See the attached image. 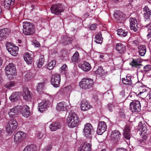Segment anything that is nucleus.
Masks as SVG:
<instances>
[{
  "label": "nucleus",
  "mask_w": 151,
  "mask_h": 151,
  "mask_svg": "<svg viewBox=\"0 0 151 151\" xmlns=\"http://www.w3.org/2000/svg\"><path fill=\"white\" fill-rule=\"evenodd\" d=\"M78 116L75 113L70 112L67 119V124L68 127L73 128L77 126L79 122Z\"/></svg>",
  "instance_id": "obj_1"
},
{
  "label": "nucleus",
  "mask_w": 151,
  "mask_h": 151,
  "mask_svg": "<svg viewBox=\"0 0 151 151\" xmlns=\"http://www.w3.org/2000/svg\"><path fill=\"white\" fill-rule=\"evenodd\" d=\"M18 122L16 119L11 118L9 121L6 126V130L9 133H12L17 129Z\"/></svg>",
  "instance_id": "obj_2"
},
{
  "label": "nucleus",
  "mask_w": 151,
  "mask_h": 151,
  "mask_svg": "<svg viewBox=\"0 0 151 151\" xmlns=\"http://www.w3.org/2000/svg\"><path fill=\"white\" fill-rule=\"evenodd\" d=\"M23 32L25 35H31L35 32L34 25L28 22H24L23 23Z\"/></svg>",
  "instance_id": "obj_3"
},
{
  "label": "nucleus",
  "mask_w": 151,
  "mask_h": 151,
  "mask_svg": "<svg viewBox=\"0 0 151 151\" xmlns=\"http://www.w3.org/2000/svg\"><path fill=\"white\" fill-rule=\"evenodd\" d=\"M5 71L7 76L10 79L16 73L15 66L13 63H10L6 66Z\"/></svg>",
  "instance_id": "obj_4"
},
{
  "label": "nucleus",
  "mask_w": 151,
  "mask_h": 151,
  "mask_svg": "<svg viewBox=\"0 0 151 151\" xmlns=\"http://www.w3.org/2000/svg\"><path fill=\"white\" fill-rule=\"evenodd\" d=\"M93 83V80L92 79L83 78L80 82L79 85L82 88L86 89L92 87Z\"/></svg>",
  "instance_id": "obj_5"
},
{
  "label": "nucleus",
  "mask_w": 151,
  "mask_h": 151,
  "mask_svg": "<svg viewBox=\"0 0 151 151\" xmlns=\"http://www.w3.org/2000/svg\"><path fill=\"white\" fill-rule=\"evenodd\" d=\"M51 12L55 15H59L63 12L64 7L62 4H55L52 5L50 9Z\"/></svg>",
  "instance_id": "obj_6"
},
{
  "label": "nucleus",
  "mask_w": 151,
  "mask_h": 151,
  "mask_svg": "<svg viewBox=\"0 0 151 151\" xmlns=\"http://www.w3.org/2000/svg\"><path fill=\"white\" fill-rule=\"evenodd\" d=\"M93 129L92 125L89 123L85 125L83 130V135L86 137L90 139L91 137V133Z\"/></svg>",
  "instance_id": "obj_7"
},
{
  "label": "nucleus",
  "mask_w": 151,
  "mask_h": 151,
  "mask_svg": "<svg viewBox=\"0 0 151 151\" xmlns=\"http://www.w3.org/2000/svg\"><path fill=\"white\" fill-rule=\"evenodd\" d=\"M130 109L133 112L139 111L141 109V105L139 101L135 100L132 101V102L130 103Z\"/></svg>",
  "instance_id": "obj_8"
},
{
  "label": "nucleus",
  "mask_w": 151,
  "mask_h": 151,
  "mask_svg": "<svg viewBox=\"0 0 151 151\" xmlns=\"http://www.w3.org/2000/svg\"><path fill=\"white\" fill-rule=\"evenodd\" d=\"M60 81V74H54L52 76L51 82V84L54 87H59Z\"/></svg>",
  "instance_id": "obj_9"
},
{
  "label": "nucleus",
  "mask_w": 151,
  "mask_h": 151,
  "mask_svg": "<svg viewBox=\"0 0 151 151\" xmlns=\"http://www.w3.org/2000/svg\"><path fill=\"white\" fill-rule=\"evenodd\" d=\"M26 133L22 131L18 132L14 135V140L16 143H18L26 138Z\"/></svg>",
  "instance_id": "obj_10"
},
{
  "label": "nucleus",
  "mask_w": 151,
  "mask_h": 151,
  "mask_svg": "<svg viewBox=\"0 0 151 151\" xmlns=\"http://www.w3.org/2000/svg\"><path fill=\"white\" fill-rule=\"evenodd\" d=\"M143 14L145 21H150L151 16V10L147 6H145L143 8Z\"/></svg>",
  "instance_id": "obj_11"
},
{
  "label": "nucleus",
  "mask_w": 151,
  "mask_h": 151,
  "mask_svg": "<svg viewBox=\"0 0 151 151\" xmlns=\"http://www.w3.org/2000/svg\"><path fill=\"white\" fill-rule=\"evenodd\" d=\"M107 129V125L105 122H99L98 123L97 132L98 134L101 135Z\"/></svg>",
  "instance_id": "obj_12"
},
{
  "label": "nucleus",
  "mask_w": 151,
  "mask_h": 151,
  "mask_svg": "<svg viewBox=\"0 0 151 151\" xmlns=\"http://www.w3.org/2000/svg\"><path fill=\"white\" fill-rule=\"evenodd\" d=\"M121 136L120 133L118 130H115L112 131L111 134V139L114 143L117 142L120 139Z\"/></svg>",
  "instance_id": "obj_13"
},
{
  "label": "nucleus",
  "mask_w": 151,
  "mask_h": 151,
  "mask_svg": "<svg viewBox=\"0 0 151 151\" xmlns=\"http://www.w3.org/2000/svg\"><path fill=\"white\" fill-rule=\"evenodd\" d=\"M29 109V108L28 106L24 105L22 106V108L19 110V111L23 116L27 118L29 116L30 114Z\"/></svg>",
  "instance_id": "obj_14"
},
{
  "label": "nucleus",
  "mask_w": 151,
  "mask_h": 151,
  "mask_svg": "<svg viewBox=\"0 0 151 151\" xmlns=\"http://www.w3.org/2000/svg\"><path fill=\"white\" fill-rule=\"evenodd\" d=\"M22 108L21 106H14L12 108L10 109V111L8 112V114L10 117H13L14 116L17 115Z\"/></svg>",
  "instance_id": "obj_15"
},
{
  "label": "nucleus",
  "mask_w": 151,
  "mask_h": 151,
  "mask_svg": "<svg viewBox=\"0 0 151 151\" xmlns=\"http://www.w3.org/2000/svg\"><path fill=\"white\" fill-rule=\"evenodd\" d=\"M73 39L66 35L63 36L61 37L60 43L64 46L67 45L72 43Z\"/></svg>",
  "instance_id": "obj_16"
},
{
  "label": "nucleus",
  "mask_w": 151,
  "mask_h": 151,
  "mask_svg": "<svg viewBox=\"0 0 151 151\" xmlns=\"http://www.w3.org/2000/svg\"><path fill=\"white\" fill-rule=\"evenodd\" d=\"M10 32V30L7 28L0 29V41L6 39Z\"/></svg>",
  "instance_id": "obj_17"
},
{
  "label": "nucleus",
  "mask_w": 151,
  "mask_h": 151,
  "mask_svg": "<svg viewBox=\"0 0 151 151\" xmlns=\"http://www.w3.org/2000/svg\"><path fill=\"white\" fill-rule=\"evenodd\" d=\"M23 96L24 99L26 101H29L31 100L32 99L31 96L27 88H24Z\"/></svg>",
  "instance_id": "obj_18"
},
{
  "label": "nucleus",
  "mask_w": 151,
  "mask_h": 151,
  "mask_svg": "<svg viewBox=\"0 0 151 151\" xmlns=\"http://www.w3.org/2000/svg\"><path fill=\"white\" fill-rule=\"evenodd\" d=\"M86 100H83L81 103V110L83 111L88 110L92 108Z\"/></svg>",
  "instance_id": "obj_19"
},
{
  "label": "nucleus",
  "mask_w": 151,
  "mask_h": 151,
  "mask_svg": "<svg viewBox=\"0 0 151 151\" xmlns=\"http://www.w3.org/2000/svg\"><path fill=\"white\" fill-rule=\"evenodd\" d=\"M78 67L85 71H88L91 69V66L90 64L87 62H85L83 63L79 64Z\"/></svg>",
  "instance_id": "obj_20"
},
{
  "label": "nucleus",
  "mask_w": 151,
  "mask_h": 151,
  "mask_svg": "<svg viewBox=\"0 0 151 151\" xmlns=\"http://www.w3.org/2000/svg\"><path fill=\"white\" fill-rule=\"evenodd\" d=\"M130 26L131 29L133 30L134 32H136L137 31L138 29V23L137 20L134 18H132L130 19Z\"/></svg>",
  "instance_id": "obj_21"
},
{
  "label": "nucleus",
  "mask_w": 151,
  "mask_h": 151,
  "mask_svg": "<svg viewBox=\"0 0 151 151\" xmlns=\"http://www.w3.org/2000/svg\"><path fill=\"white\" fill-rule=\"evenodd\" d=\"M91 147L89 143H84L79 147L78 151H90Z\"/></svg>",
  "instance_id": "obj_22"
},
{
  "label": "nucleus",
  "mask_w": 151,
  "mask_h": 151,
  "mask_svg": "<svg viewBox=\"0 0 151 151\" xmlns=\"http://www.w3.org/2000/svg\"><path fill=\"white\" fill-rule=\"evenodd\" d=\"M123 134L124 137L127 139H129L131 137L130 127L126 126L124 127V130Z\"/></svg>",
  "instance_id": "obj_23"
},
{
  "label": "nucleus",
  "mask_w": 151,
  "mask_h": 151,
  "mask_svg": "<svg viewBox=\"0 0 151 151\" xmlns=\"http://www.w3.org/2000/svg\"><path fill=\"white\" fill-rule=\"evenodd\" d=\"M48 101H43L38 104L39 109L40 112H42L46 109L48 104Z\"/></svg>",
  "instance_id": "obj_24"
},
{
  "label": "nucleus",
  "mask_w": 151,
  "mask_h": 151,
  "mask_svg": "<svg viewBox=\"0 0 151 151\" xmlns=\"http://www.w3.org/2000/svg\"><path fill=\"white\" fill-rule=\"evenodd\" d=\"M66 107L65 103L64 102H61L57 104L56 109L58 111H63Z\"/></svg>",
  "instance_id": "obj_25"
},
{
  "label": "nucleus",
  "mask_w": 151,
  "mask_h": 151,
  "mask_svg": "<svg viewBox=\"0 0 151 151\" xmlns=\"http://www.w3.org/2000/svg\"><path fill=\"white\" fill-rule=\"evenodd\" d=\"M61 125L59 122H54L51 124L50 127V128L52 131H55L56 130L60 129Z\"/></svg>",
  "instance_id": "obj_26"
},
{
  "label": "nucleus",
  "mask_w": 151,
  "mask_h": 151,
  "mask_svg": "<svg viewBox=\"0 0 151 151\" xmlns=\"http://www.w3.org/2000/svg\"><path fill=\"white\" fill-rule=\"evenodd\" d=\"M24 60L28 64H31L32 62V58L28 52H26L24 55Z\"/></svg>",
  "instance_id": "obj_27"
},
{
  "label": "nucleus",
  "mask_w": 151,
  "mask_h": 151,
  "mask_svg": "<svg viewBox=\"0 0 151 151\" xmlns=\"http://www.w3.org/2000/svg\"><path fill=\"white\" fill-rule=\"evenodd\" d=\"M20 94L19 92H14L9 97V99L12 102H14L20 99Z\"/></svg>",
  "instance_id": "obj_28"
},
{
  "label": "nucleus",
  "mask_w": 151,
  "mask_h": 151,
  "mask_svg": "<svg viewBox=\"0 0 151 151\" xmlns=\"http://www.w3.org/2000/svg\"><path fill=\"white\" fill-rule=\"evenodd\" d=\"M131 79V77L126 76L125 78H122V82L125 85L131 86L132 85V81Z\"/></svg>",
  "instance_id": "obj_29"
},
{
  "label": "nucleus",
  "mask_w": 151,
  "mask_h": 151,
  "mask_svg": "<svg viewBox=\"0 0 151 151\" xmlns=\"http://www.w3.org/2000/svg\"><path fill=\"white\" fill-rule=\"evenodd\" d=\"M19 48H6L7 50L12 55L15 56L18 54Z\"/></svg>",
  "instance_id": "obj_30"
},
{
  "label": "nucleus",
  "mask_w": 151,
  "mask_h": 151,
  "mask_svg": "<svg viewBox=\"0 0 151 151\" xmlns=\"http://www.w3.org/2000/svg\"><path fill=\"white\" fill-rule=\"evenodd\" d=\"M114 17L117 21H121L123 18V14L121 12L117 11L114 14Z\"/></svg>",
  "instance_id": "obj_31"
},
{
  "label": "nucleus",
  "mask_w": 151,
  "mask_h": 151,
  "mask_svg": "<svg viewBox=\"0 0 151 151\" xmlns=\"http://www.w3.org/2000/svg\"><path fill=\"white\" fill-rule=\"evenodd\" d=\"M95 41L98 44H101L102 42L103 38L101 33H99L95 36Z\"/></svg>",
  "instance_id": "obj_32"
},
{
  "label": "nucleus",
  "mask_w": 151,
  "mask_h": 151,
  "mask_svg": "<svg viewBox=\"0 0 151 151\" xmlns=\"http://www.w3.org/2000/svg\"><path fill=\"white\" fill-rule=\"evenodd\" d=\"M128 33V32H125L124 30L121 29H119L117 30V34L122 37L126 36Z\"/></svg>",
  "instance_id": "obj_33"
},
{
  "label": "nucleus",
  "mask_w": 151,
  "mask_h": 151,
  "mask_svg": "<svg viewBox=\"0 0 151 151\" xmlns=\"http://www.w3.org/2000/svg\"><path fill=\"white\" fill-rule=\"evenodd\" d=\"M145 27L147 29V32L148 33L147 36L148 38H150L151 37V21L148 24L146 25Z\"/></svg>",
  "instance_id": "obj_34"
},
{
  "label": "nucleus",
  "mask_w": 151,
  "mask_h": 151,
  "mask_svg": "<svg viewBox=\"0 0 151 151\" xmlns=\"http://www.w3.org/2000/svg\"><path fill=\"white\" fill-rule=\"evenodd\" d=\"M15 0H4V5L5 6L9 7L10 6L13 5Z\"/></svg>",
  "instance_id": "obj_35"
},
{
  "label": "nucleus",
  "mask_w": 151,
  "mask_h": 151,
  "mask_svg": "<svg viewBox=\"0 0 151 151\" xmlns=\"http://www.w3.org/2000/svg\"><path fill=\"white\" fill-rule=\"evenodd\" d=\"M36 149V146L34 145H30L27 146L23 151H34Z\"/></svg>",
  "instance_id": "obj_36"
},
{
  "label": "nucleus",
  "mask_w": 151,
  "mask_h": 151,
  "mask_svg": "<svg viewBox=\"0 0 151 151\" xmlns=\"http://www.w3.org/2000/svg\"><path fill=\"white\" fill-rule=\"evenodd\" d=\"M79 53L78 52H76L72 56V61L73 62H77L79 59Z\"/></svg>",
  "instance_id": "obj_37"
},
{
  "label": "nucleus",
  "mask_w": 151,
  "mask_h": 151,
  "mask_svg": "<svg viewBox=\"0 0 151 151\" xmlns=\"http://www.w3.org/2000/svg\"><path fill=\"white\" fill-rule=\"evenodd\" d=\"M55 64V60H53L48 64L47 68L49 70H51L54 67Z\"/></svg>",
  "instance_id": "obj_38"
},
{
  "label": "nucleus",
  "mask_w": 151,
  "mask_h": 151,
  "mask_svg": "<svg viewBox=\"0 0 151 151\" xmlns=\"http://www.w3.org/2000/svg\"><path fill=\"white\" fill-rule=\"evenodd\" d=\"M44 62V57L43 55H41L40 56L39 60V62L37 64L38 66L39 67H41L43 64Z\"/></svg>",
  "instance_id": "obj_39"
},
{
  "label": "nucleus",
  "mask_w": 151,
  "mask_h": 151,
  "mask_svg": "<svg viewBox=\"0 0 151 151\" xmlns=\"http://www.w3.org/2000/svg\"><path fill=\"white\" fill-rule=\"evenodd\" d=\"M95 73L97 75H102L104 73L102 67L101 66H99L98 68L95 71Z\"/></svg>",
  "instance_id": "obj_40"
},
{
  "label": "nucleus",
  "mask_w": 151,
  "mask_h": 151,
  "mask_svg": "<svg viewBox=\"0 0 151 151\" xmlns=\"http://www.w3.org/2000/svg\"><path fill=\"white\" fill-rule=\"evenodd\" d=\"M45 83L44 82L38 83L37 86V90L38 91H40L43 89L44 88Z\"/></svg>",
  "instance_id": "obj_41"
},
{
  "label": "nucleus",
  "mask_w": 151,
  "mask_h": 151,
  "mask_svg": "<svg viewBox=\"0 0 151 151\" xmlns=\"http://www.w3.org/2000/svg\"><path fill=\"white\" fill-rule=\"evenodd\" d=\"M139 52L140 55L144 56L146 52V48H139Z\"/></svg>",
  "instance_id": "obj_42"
},
{
  "label": "nucleus",
  "mask_w": 151,
  "mask_h": 151,
  "mask_svg": "<svg viewBox=\"0 0 151 151\" xmlns=\"http://www.w3.org/2000/svg\"><path fill=\"white\" fill-rule=\"evenodd\" d=\"M14 83L13 81H11L6 83L5 84L4 86L6 88L10 89L11 88L14 86Z\"/></svg>",
  "instance_id": "obj_43"
},
{
  "label": "nucleus",
  "mask_w": 151,
  "mask_h": 151,
  "mask_svg": "<svg viewBox=\"0 0 151 151\" xmlns=\"http://www.w3.org/2000/svg\"><path fill=\"white\" fill-rule=\"evenodd\" d=\"M115 49L118 53L121 54L124 53L126 51L125 48H115Z\"/></svg>",
  "instance_id": "obj_44"
},
{
  "label": "nucleus",
  "mask_w": 151,
  "mask_h": 151,
  "mask_svg": "<svg viewBox=\"0 0 151 151\" xmlns=\"http://www.w3.org/2000/svg\"><path fill=\"white\" fill-rule=\"evenodd\" d=\"M32 42V44L35 47H40V44L37 40H33Z\"/></svg>",
  "instance_id": "obj_45"
},
{
  "label": "nucleus",
  "mask_w": 151,
  "mask_h": 151,
  "mask_svg": "<svg viewBox=\"0 0 151 151\" xmlns=\"http://www.w3.org/2000/svg\"><path fill=\"white\" fill-rule=\"evenodd\" d=\"M6 47H9L11 46L12 47H18V46L15 45L12 42H7L6 45Z\"/></svg>",
  "instance_id": "obj_46"
},
{
  "label": "nucleus",
  "mask_w": 151,
  "mask_h": 151,
  "mask_svg": "<svg viewBox=\"0 0 151 151\" xmlns=\"http://www.w3.org/2000/svg\"><path fill=\"white\" fill-rule=\"evenodd\" d=\"M108 108L109 110L110 111H113V109L114 108V105L112 104H109L108 105Z\"/></svg>",
  "instance_id": "obj_47"
},
{
  "label": "nucleus",
  "mask_w": 151,
  "mask_h": 151,
  "mask_svg": "<svg viewBox=\"0 0 151 151\" xmlns=\"http://www.w3.org/2000/svg\"><path fill=\"white\" fill-rule=\"evenodd\" d=\"M125 43H117L116 44V47H125L126 46Z\"/></svg>",
  "instance_id": "obj_48"
},
{
  "label": "nucleus",
  "mask_w": 151,
  "mask_h": 151,
  "mask_svg": "<svg viewBox=\"0 0 151 151\" xmlns=\"http://www.w3.org/2000/svg\"><path fill=\"white\" fill-rule=\"evenodd\" d=\"M141 94L142 95V97H145L147 95V93L146 91L140 92L138 93V95H139Z\"/></svg>",
  "instance_id": "obj_49"
},
{
  "label": "nucleus",
  "mask_w": 151,
  "mask_h": 151,
  "mask_svg": "<svg viewBox=\"0 0 151 151\" xmlns=\"http://www.w3.org/2000/svg\"><path fill=\"white\" fill-rule=\"evenodd\" d=\"M132 44L133 45V46H137L139 45V42L137 40H134L132 42Z\"/></svg>",
  "instance_id": "obj_50"
},
{
  "label": "nucleus",
  "mask_w": 151,
  "mask_h": 151,
  "mask_svg": "<svg viewBox=\"0 0 151 151\" xmlns=\"http://www.w3.org/2000/svg\"><path fill=\"white\" fill-rule=\"evenodd\" d=\"M96 28V26L95 24H92L89 27V28L91 30H95Z\"/></svg>",
  "instance_id": "obj_51"
},
{
  "label": "nucleus",
  "mask_w": 151,
  "mask_h": 151,
  "mask_svg": "<svg viewBox=\"0 0 151 151\" xmlns=\"http://www.w3.org/2000/svg\"><path fill=\"white\" fill-rule=\"evenodd\" d=\"M52 148V146L51 145H49L46 147V151H50Z\"/></svg>",
  "instance_id": "obj_52"
},
{
  "label": "nucleus",
  "mask_w": 151,
  "mask_h": 151,
  "mask_svg": "<svg viewBox=\"0 0 151 151\" xmlns=\"http://www.w3.org/2000/svg\"><path fill=\"white\" fill-rule=\"evenodd\" d=\"M147 137L146 136H144L143 137L142 139H140L139 140V141L140 142H144L147 139Z\"/></svg>",
  "instance_id": "obj_53"
},
{
  "label": "nucleus",
  "mask_w": 151,
  "mask_h": 151,
  "mask_svg": "<svg viewBox=\"0 0 151 151\" xmlns=\"http://www.w3.org/2000/svg\"><path fill=\"white\" fill-rule=\"evenodd\" d=\"M147 131V129L144 126H142V132H143L144 133H145Z\"/></svg>",
  "instance_id": "obj_54"
},
{
  "label": "nucleus",
  "mask_w": 151,
  "mask_h": 151,
  "mask_svg": "<svg viewBox=\"0 0 151 151\" xmlns=\"http://www.w3.org/2000/svg\"><path fill=\"white\" fill-rule=\"evenodd\" d=\"M117 151H127V150L126 149L121 148L118 149Z\"/></svg>",
  "instance_id": "obj_55"
},
{
  "label": "nucleus",
  "mask_w": 151,
  "mask_h": 151,
  "mask_svg": "<svg viewBox=\"0 0 151 151\" xmlns=\"http://www.w3.org/2000/svg\"><path fill=\"white\" fill-rule=\"evenodd\" d=\"M67 65H64L61 67V69L63 70H64L66 68Z\"/></svg>",
  "instance_id": "obj_56"
},
{
  "label": "nucleus",
  "mask_w": 151,
  "mask_h": 151,
  "mask_svg": "<svg viewBox=\"0 0 151 151\" xmlns=\"http://www.w3.org/2000/svg\"><path fill=\"white\" fill-rule=\"evenodd\" d=\"M120 116L123 117L124 118L125 117V114L123 112H120L119 113Z\"/></svg>",
  "instance_id": "obj_57"
},
{
  "label": "nucleus",
  "mask_w": 151,
  "mask_h": 151,
  "mask_svg": "<svg viewBox=\"0 0 151 151\" xmlns=\"http://www.w3.org/2000/svg\"><path fill=\"white\" fill-rule=\"evenodd\" d=\"M112 1L116 3H117L122 1V0H112Z\"/></svg>",
  "instance_id": "obj_58"
},
{
  "label": "nucleus",
  "mask_w": 151,
  "mask_h": 151,
  "mask_svg": "<svg viewBox=\"0 0 151 151\" xmlns=\"http://www.w3.org/2000/svg\"><path fill=\"white\" fill-rule=\"evenodd\" d=\"M104 55H99V57L100 58H101L103 60H104Z\"/></svg>",
  "instance_id": "obj_59"
},
{
  "label": "nucleus",
  "mask_w": 151,
  "mask_h": 151,
  "mask_svg": "<svg viewBox=\"0 0 151 151\" xmlns=\"http://www.w3.org/2000/svg\"><path fill=\"white\" fill-rule=\"evenodd\" d=\"M2 59L0 57V66H1L2 63Z\"/></svg>",
  "instance_id": "obj_60"
},
{
  "label": "nucleus",
  "mask_w": 151,
  "mask_h": 151,
  "mask_svg": "<svg viewBox=\"0 0 151 151\" xmlns=\"http://www.w3.org/2000/svg\"><path fill=\"white\" fill-rule=\"evenodd\" d=\"M3 81V79H2L1 75H0V83L2 82Z\"/></svg>",
  "instance_id": "obj_61"
},
{
  "label": "nucleus",
  "mask_w": 151,
  "mask_h": 151,
  "mask_svg": "<svg viewBox=\"0 0 151 151\" xmlns=\"http://www.w3.org/2000/svg\"><path fill=\"white\" fill-rule=\"evenodd\" d=\"M149 96L150 99H151V91H150L149 92Z\"/></svg>",
  "instance_id": "obj_62"
},
{
  "label": "nucleus",
  "mask_w": 151,
  "mask_h": 151,
  "mask_svg": "<svg viewBox=\"0 0 151 151\" xmlns=\"http://www.w3.org/2000/svg\"><path fill=\"white\" fill-rule=\"evenodd\" d=\"M29 74H27L26 75V76H25V77H27V78H28V75H29Z\"/></svg>",
  "instance_id": "obj_63"
},
{
  "label": "nucleus",
  "mask_w": 151,
  "mask_h": 151,
  "mask_svg": "<svg viewBox=\"0 0 151 151\" xmlns=\"http://www.w3.org/2000/svg\"><path fill=\"white\" fill-rule=\"evenodd\" d=\"M101 151H106V150L105 149H103Z\"/></svg>",
  "instance_id": "obj_64"
}]
</instances>
